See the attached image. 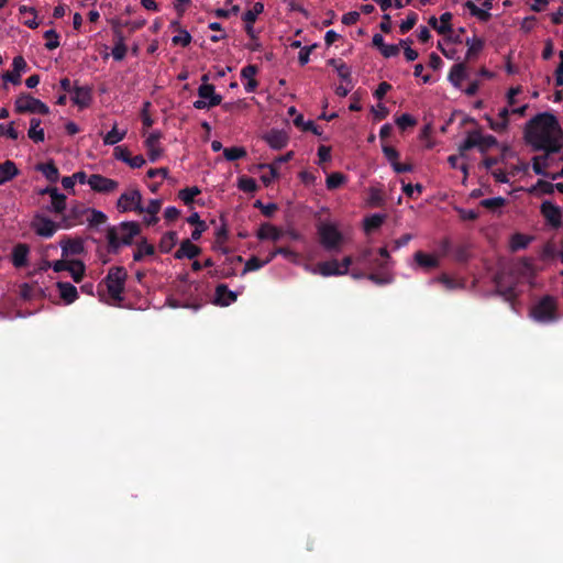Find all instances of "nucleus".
<instances>
[{"label": "nucleus", "instance_id": "43", "mask_svg": "<svg viewBox=\"0 0 563 563\" xmlns=\"http://www.w3.org/2000/svg\"><path fill=\"white\" fill-rule=\"evenodd\" d=\"M223 155L228 161H235L244 157L246 152L243 147L233 146L223 150Z\"/></svg>", "mask_w": 563, "mask_h": 563}, {"label": "nucleus", "instance_id": "50", "mask_svg": "<svg viewBox=\"0 0 563 563\" xmlns=\"http://www.w3.org/2000/svg\"><path fill=\"white\" fill-rule=\"evenodd\" d=\"M276 253H278V255H283L284 257H286L287 260H289L291 263H294L296 265H298L300 263L299 254L288 247H278V249H276Z\"/></svg>", "mask_w": 563, "mask_h": 563}, {"label": "nucleus", "instance_id": "57", "mask_svg": "<svg viewBox=\"0 0 563 563\" xmlns=\"http://www.w3.org/2000/svg\"><path fill=\"white\" fill-rule=\"evenodd\" d=\"M416 22H417V14L416 13H411L410 15L407 16L406 20H404L400 23V32L401 33L408 32L409 30H411L413 27Z\"/></svg>", "mask_w": 563, "mask_h": 563}, {"label": "nucleus", "instance_id": "12", "mask_svg": "<svg viewBox=\"0 0 563 563\" xmlns=\"http://www.w3.org/2000/svg\"><path fill=\"white\" fill-rule=\"evenodd\" d=\"M440 258V254H428L418 251L413 254L412 262L409 265L415 271L422 269L428 272L439 266Z\"/></svg>", "mask_w": 563, "mask_h": 563}, {"label": "nucleus", "instance_id": "38", "mask_svg": "<svg viewBox=\"0 0 563 563\" xmlns=\"http://www.w3.org/2000/svg\"><path fill=\"white\" fill-rule=\"evenodd\" d=\"M346 177L341 173H332L327 177L325 184L328 189H336L346 183Z\"/></svg>", "mask_w": 563, "mask_h": 563}, {"label": "nucleus", "instance_id": "64", "mask_svg": "<svg viewBox=\"0 0 563 563\" xmlns=\"http://www.w3.org/2000/svg\"><path fill=\"white\" fill-rule=\"evenodd\" d=\"M402 189L404 192L410 198H412L415 194L420 195L422 192V186L420 184H417L415 186L407 184L404 185Z\"/></svg>", "mask_w": 563, "mask_h": 563}, {"label": "nucleus", "instance_id": "33", "mask_svg": "<svg viewBox=\"0 0 563 563\" xmlns=\"http://www.w3.org/2000/svg\"><path fill=\"white\" fill-rule=\"evenodd\" d=\"M27 135L35 143L44 141L45 133L44 130L41 128V121L38 119L31 120V125Z\"/></svg>", "mask_w": 563, "mask_h": 563}, {"label": "nucleus", "instance_id": "13", "mask_svg": "<svg viewBox=\"0 0 563 563\" xmlns=\"http://www.w3.org/2000/svg\"><path fill=\"white\" fill-rule=\"evenodd\" d=\"M305 269L322 277L343 276L336 258L318 263L316 266L305 265Z\"/></svg>", "mask_w": 563, "mask_h": 563}, {"label": "nucleus", "instance_id": "17", "mask_svg": "<svg viewBox=\"0 0 563 563\" xmlns=\"http://www.w3.org/2000/svg\"><path fill=\"white\" fill-rule=\"evenodd\" d=\"M43 194L51 197V210L55 213H62L66 209V196L58 191L57 188H46Z\"/></svg>", "mask_w": 563, "mask_h": 563}, {"label": "nucleus", "instance_id": "27", "mask_svg": "<svg viewBox=\"0 0 563 563\" xmlns=\"http://www.w3.org/2000/svg\"><path fill=\"white\" fill-rule=\"evenodd\" d=\"M256 235L260 240L278 241L282 239L283 232L275 225L266 223L260 227Z\"/></svg>", "mask_w": 563, "mask_h": 563}, {"label": "nucleus", "instance_id": "44", "mask_svg": "<svg viewBox=\"0 0 563 563\" xmlns=\"http://www.w3.org/2000/svg\"><path fill=\"white\" fill-rule=\"evenodd\" d=\"M506 200L503 197L488 198L481 201V205L492 211L500 209Z\"/></svg>", "mask_w": 563, "mask_h": 563}, {"label": "nucleus", "instance_id": "32", "mask_svg": "<svg viewBox=\"0 0 563 563\" xmlns=\"http://www.w3.org/2000/svg\"><path fill=\"white\" fill-rule=\"evenodd\" d=\"M177 242H178V235L176 232L169 231V232L165 233L162 236L161 242H159L161 252H163V253L170 252L173 250V247L177 244Z\"/></svg>", "mask_w": 563, "mask_h": 563}, {"label": "nucleus", "instance_id": "29", "mask_svg": "<svg viewBox=\"0 0 563 563\" xmlns=\"http://www.w3.org/2000/svg\"><path fill=\"white\" fill-rule=\"evenodd\" d=\"M71 100L79 108L88 107L91 101L90 89L87 87H77L73 92Z\"/></svg>", "mask_w": 563, "mask_h": 563}, {"label": "nucleus", "instance_id": "47", "mask_svg": "<svg viewBox=\"0 0 563 563\" xmlns=\"http://www.w3.org/2000/svg\"><path fill=\"white\" fill-rule=\"evenodd\" d=\"M154 253V247L146 243L142 242L137 246V251L134 253V261H141L146 255H152Z\"/></svg>", "mask_w": 563, "mask_h": 563}, {"label": "nucleus", "instance_id": "3", "mask_svg": "<svg viewBox=\"0 0 563 563\" xmlns=\"http://www.w3.org/2000/svg\"><path fill=\"white\" fill-rule=\"evenodd\" d=\"M320 245L331 253H339L346 243V238L333 222H322L318 225Z\"/></svg>", "mask_w": 563, "mask_h": 563}, {"label": "nucleus", "instance_id": "37", "mask_svg": "<svg viewBox=\"0 0 563 563\" xmlns=\"http://www.w3.org/2000/svg\"><path fill=\"white\" fill-rule=\"evenodd\" d=\"M435 282L441 283L449 290L462 288L464 286L463 283L451 278L446 274H442L438 278L431 280V283H435Z\"/></svg>", "mask_w": 563, "mask_h": 563}, {"label": "nucleus", "instance_id": "5", "mask_svg": "<svg viewBox=\"0 0 563 563\" xmlns=\"http://www.w3.org/2000/svg\"><path fill=\"white\" fill-rule=\"evenodd\" d=\"M555 311V300L551 297H544L532 307L530 316L537 322L549 323L558 319Z\"/></svg>", "mask_w": 563, "mask_h": 563}, {"label": "nucleus", "instance_id": "7", "mask_svg": "<svg viewBox=\"0 0 563 563\" xmlns=\"http://www.w3.org/2000/svg\"><path fill=\"white\" fill-rule=\"evenodd\" d=\"M142 194L136 188H129L121 194L117 201V209L120 212L135 211L137 213L143 212L142 206Z\"/></svg>", "mask_w": 563, "mask_h": 563}, {"label": "nucleus", "instance_id": "19", "mask_svg": "<svg viewBox=\"0 0 563 563\" xmlns=\"http://www.w3.org/2000/svg\"><path fill=\"white\" fill-rule=\"evenodd\" d=\"M267 144L274 150H280L288 143V135L284 131L272 130L264 136Z\"/></svg>", "mask_w": 563, "mask_h": 563}, {"label": "nucleus", "instance_id": "49", "mask_svg": "<svg viewBox=\"0 0 563 563\" xmlns=\"http://www.w3.org/2000/svg\"><path fill=\"white\" fill-rule=\"evenodd\" d=\"M383 222H384V216L373 214L372 217H369L365 220V230L372 231L374 229H377L382 225Z\"/></svg>", "mask_w": 563, "mask_h": 563}, {"label": "nucleus", "instance_id": "10", "mask_svg": "<svg viewBox=\"0 0 563 563\" xmlns=\"http://www.w3.org/2000/svg\"><path fill=\"white\" fill-rule=\"evenodd\" d=\"M139 224L135 222H123L115 232L110 233V243L112 245L130 244L134 236L139 234Z\"/></svg>", "mask_w": 563, "mask_h": 563}, {"label": "nucleus", "instance_id": "23", "mask_svg": "<svg viewBox=\"0 0 563 563\" xmlns=\"http://www.w3.org/2000/svg\"><path fill=\"white\" fill-rule=\"evenodd\" d=\"M200 253V249L191 243L190 240L181 242L179 249L175 253L177 260L194 258Z\"/></svg>", "mask_w": 563, "mask_h": 563}, {"label": "nucleus", "instance_id": "6", "mask_svg": "<svg viewBox=\"0 0 563 563\" xmlns=\"http://www.w3.org/2000/svg\"><path fill=\"white\" fill-rule=\"evenodd\" d=\"M527 104H520L517 108H511L509 106L504 107L499 110L497 119L494 120L490 117H486V120L489 123L492 130L496 132H504L508 129L510 123V115L523 117L527 110Z\"/></svg>", "mask_w": 563, "mask_h": 563}, {"label": "nucleus", "instance_id": "16", "mask_svg": "<svg viewBox=\"0 0 563 563\" xmlns=\"http://www.w3.org/2000/svg\"><path fill=\"white\" fill-rule=\"evenodd\" d=\"M159 132H152L145 140V146L151 162H156L161 157L162 148L159 146Z\"/></svg>", "mask_w": 563, "mask_h": 563}, {"label": "nucleus", "instance_id": "54", "mask_svg": "<svg viewBox=\"0 0 563 563\" xmlns=\"http://www.w3.org/2000/svg\"><path fill=\"white\" fill-rule=\"evenodd\" d=\"M396 123L401 130H405L408 126L415 125L416 120L410 114L405 113L397 118Z\"/></svg>", "mask_w": 563, "mask_h": 563}, {"label": "nucleus", "instance_id": "61", "mask_svg": "<svg viewBox=\"0 0 563 563\" xmlns=\"http://www.w3.org/2000/svg\"><path fill=\"white\" fill-rule=\"evenodd\" d=\"M257 74V67L254 65H247L242 68L241 77L245 80H254L255 75Z\"/></svg>", "mask_w": 563, "mask_h": 563}, {"label": "nucleus", "instance_id": "26", "mask_svg": "<svg viewBox=\"0 0 563 563\" xmlns=\"http://www.w3.org/2000/svg\"><path fill=\"white\" fill-rule=\"evenodd\" d=\"M62 256L77 255L82 253L84 243L81 240H65L60 242Z\"/></svg>", "mask_w": 563, "mask_h": 563}, {"label": "nucleus", "instance_id": "22", "mask_svg": "<svg viewBox=\"0 0 563 563\" xmlns=\"http://www.w3.org/2000/svg\"><path fill=\"white\" fill-rule=\"evenodd\" d=\"M57 289L59 292V297L66 305L73 303L78 298L77 288L67 282H58Z\"/></svg>", "mask_w": 563, "mask_h": 563}, {"label": "nucleus", "instance_id": "40", "mask_svg": "<svg viewBox=\"0 0 563 563\" xmlns=\"http://www.w3.org/2000/svg\"><path fill=\"white\" fill-rule=\"evenodd\" d=\"M264 5L261 2H256L252 9L247 10L243 14L245 23H254L257 16L263 12Z\"/></svg>", "mask_w": 563, "mask_h": 563}, {"label": "nucleus", "instance_id": "14", "mask_svg": "<svg viewBox=\"0 0 563 563\" xmlns=\"http://www.w3.org/2000/svg\"><path fill=\"white\" fill-rule=\"evenodd\" d=\"M88 185L91 188V190L99 194H111L114 192L119 187V183L117 180L108 178L100 174L90 175Z\"/></svg>", "mask_w": 563, "mask_h": 563}, {"label": "nucleus", "instance_id": "4", "mask_svg": "<svg viewBox=\"0 0 563 563\" xmlns=\"http://www.w3.org/2000/svg\"><path fill=\"white\" fill-rule=\"evenodd\" d=\"M126 272L122 267H114L109 271L106 278V285L109 296L113 302H120L122 300Z\"/></svg>", "mask_w": 563, "mask_h": 563}, {"label": "nucleus", "instance_id": "25", "mask_svg": "<svg viewBox=\"0 0 563 563\" xmlns=\"http://www.w3.org/2000/svg\"><path fill=\"white\" fill-rule=\"evenodd\" d=\"M22 23L29 26L30 29H36L40 25L37 21L36 10L32 7L21 5L19 8Z\"/></svg>", "mask_w": 563, "mask_h": 563}, {"label": "nucleus", "instance_id": "39", "mask_svg": "<svg viewBox=\"0 0 563 563\" xmlns=\"http://www.w3.org/2000/svg\"><path fill=\"white\" fill-rule=\"evenodd\" d=\"M37 169L49 180L56 181L58 179V169L54 164H42L37 166Z\"/></svg>", "mask_w": 563, "mask_h": 563}, {"label": "nucleus", "instance_id": "55", "mask_svg": "<svg viewBox=\"0 0 563 563\" xmlns=\"http://www.w3.org/2000/svg\"><path fill=\"white\" fill-rule=\"evenodd\" d=\"M162 202L158 199H152L146 207H143V212L146 214H157L161 210Z\"/></svg>", "mask_w": 563, "mask_h": 563}, {"label": "nucleus", "instance_id": "53", "mask_svg": "<svg viewBox=\"0 0 563 563\" xmlns=\"http://www.w3.org/2000/svg\"><path fill=\"white\" fill-rule=\"evenodd\" d=\"M13 71L22 76L26 71V62L22 56H15L12 62Z\"/></svg>", "mask_w": 563, "mask_h": 563}, {"label": "nucleus", "instance_id": "52", "mask_svg": "<svg viewBox=\"0 0 563 563\" xmlns=\"http://www.w3.org/2000/svg\"><path fill=\"white\" fill-rule=\"evenodd\" d=\"M111 54L115 60H122L126 54V47H125L124 43L122 41H119L118 43H115V45L112 48Z\"/></svg>", "mask_w": 563, "mask_h": 563}, {"label": "nucleus", "instance_id": "62", "mask_svg": "<svg viewBox=\"0 0 563 563\" xmlns=\"http://www.w3.org/2000/svg\"><path fill=\"white\" fill-rule=\"evenodd\" d=\"M383 152L391 166L398 162L399 154L395 148L390 146H383Z\"/></svg>", "mask_w": 563, "mask_h": 563}, {"label": "nucleus", "instance_id": "9", "mask_svg": "<svg viewBox=\"0 0 563 563\" xmlns=\"http://www.w3.org/2000/svg\"><path fill=\"white\" fill-rule=\"evenodd\" d=\"M496 144V139L492 135H483L478 131H472L467 134L465 140L460 144V155L464 156V153L475 146L489 147Z\"/></svg>", "mask_w": 563, "mask_h": 563}, {"label": "nucleus", "instance_id": "56", "mask_svg": "<svg viewBox=\"0 0 563 563\" xmlns=\"http://www.w3.org/2000/svg\"><path fill=\"white\" fill-rule=\"evenodd\" d=\"M380 53L384 57L390 58L394 56H397L399 54V45L396 44H386L382 49Z\"/></svg>", "mask_w": 563, "mask_h": 563}, {"label": "nucleus", "instance_id": "42", "mask_svg": "<svg viewBox=\"0 0 563 563\" xmlns=\"http://www.w3.org/2000/svg\"><path fill=\"white\" fill-rule=\"evenodd\" d=\"M466 8L471 12V14L477 16L481 21H486L489 19L490 14L488 12V9H482L478 8L476 4H474L472 1L466 2Z\"/></svg>", "mask_w": 563, "mask_h": 563}, {"label": "nucleus", "instance_id": "21", "mask_svg": "<svg viewBox=\"0 0 563 563\" xmlns=\"http://www.w3.org/2000/svg\"><path fill=\"white\" fill-rule=\"evenodd\" d=\"M541 211L544 218L553 225H559L561 222V209L550 201H544L541 206Z\"/></svg>", "mask_w": 563, "mask_h": 563}, {"label": "nucleus", "instance_id": "11", "mask_svg": "<svg viewBox=\"0 0 563 563\" xmlns=\"http://www.w3.org/2000/svg\"><path fill=\"white\" fill-rule=\"evenodd\" d=\"M15 108L19 112L48 113V107L44 102L29 95L20 96L15 101Z\"/></svg>", "mask_w": 563, "mask_h": 563}, {"label": "nucleus", "instance_id": "20", "mask_svg": "<svg viewBox=\"0 0 563 563\" xmlns=\"http://www.w3.org/2000/svg\"><path fill=\"white\" fill-rule=\"evenodd\" d=\"M467 77V68L463 63L455 64L448 75L449 81L457 89H461L463 80Z\"/></svg>", "mask_w": 563, "mask_h": 563}, {"label": "nucleus", "instance_id": "51", "mask_svg": "<svg viewBox=\"0 0 563 563\" xmlns=\"http://www.w3.org/2000/svg\"><path fill=\"white\" fill-rule=\"evenodd\" d=\"M522 92V89L521 87H512L508 90L507 92V103L509 107L511 108H517L519 104H518V100H517V97Z\"/></svg>", "mask_w": 563, "mask_h": 563}, {"label": "nucleus", "instance_id": "60", "mask_svg": "<svg viewBox=\"0 0 563 563\" xmlns=\"http://www.w3.org/2000/svg\"><path fill=\"white\" fill-rule=\"evenodd\" d=\"M239 188L246 192H252L256 189V184L252 178H241L239 180Z\"/></svg>", "mask_w": 563, "mask_h": 563}, {"label": "nucleus", "instance_id": "2", "mask_svg": "<svg viewBox=\"0 0 563 563\" xmlns=\"http://www.w3.org/2000/svg\"><path fill=\"white\" fill-rule=\"evenodd\" d=\"M515 277L516 279H529L533 275L532 264L528 260H520L512 263L507 273L503 271L496 277V287L499 292H501L505 297L510 299L515 296V282L507 283V275Z\"/></svg>", "mask_w": 563, "mask_h": 563}, {"label": "nucleus", "instance_id": "28", "mask_svg": "<svg viewBox=\"0 0 563 563\" xmlns=\"http://www.w3.org/2000/svg\"><path fill=\"white\" fill-rule=\"evenodd\" d=\"M30 249L26 244H18L12 252V263L15 267H23L27 263Z\"/></svg>", "mask_w": 563, "mask_h": 563}, {"label": "nucleus", "instance_id": "59", "mask_svg": "<svg viewBox=\"0 0 563 563\" xmlns=\"http://www.w3.org/2000/svg\"><path fill=\"white\" fill-rule=\"evenodd\" d=\"M529 240L521 234H517L511 239V249L512 250H519L523 249L528 245Z\"/></svg>", "mask_w": 563, "mask_h": 563}, {"label": "nucleus", "instance_id": "1", "mask_svg": "<svg viewBox=\"0 0 563 563\" xmlns=\"http://www.w3.org/2000/svg\"><path fill=\"white\" fill-rule=\"evenodd\" d=\"M527 141L536 148L556 152L563 144V132L556 118L541 113L533 118L526 131Z\"/></svg>", "mask_w": 563, "mask_h": 563}, {"label": "nucleus", "instance_id": "46", "mask_svg": "<svg viewBox=\"0 0 563 563\" xmlns=\"http://www.w3.org/2000/svg\"><path fill=\"white\" fill-rule=\"evenodd\" d=\"M265 265H266V262L261 261L256 256H252L250 260L246 261L242 274L244 275L250 272L258 271L260 268H262Z\"/></svg>", "mask_w": 563, "mask_h": 563}, {"label": "nucleus", "instance_id": "58", "mask_svg": "<svg viewBox=\"0 0 563 563\" xmlns=\"http://www.w3.org/2000/svg\"><path fill=\"white\" fill-rule=\"evenodd\" d=\"M191 41V35L187 31H181L178 35L173 37L174 44H179L181 46H187Z\"/></svg>", "mask_w": 563, "mask_h": 563}, {"label": "nucleus", "instance_id": "45", "mask_svg": "<svg viewBox=\"0 0 563 563\" xmlns=\"http://www.w3.org/2000/svg\"><path fill=\"white\" fill-rule=\"evenodd\" d=\"M44 37L47 40L45 43L47 49L52 51L59 46V36L54 30L46 31Z\"/></svg>", "mask_w": 563, "mask_h": 563}, {"label": "nucleus", "instance_id": "41", "mask_svg": "<svg viewBox=\"0 0 563 563\" xmlns=\"http://www.w3.org/2000/svg\"><path fill=\"white\" fill-rule=\"evenodd\" d=\"M261 168L267 169V173L261 176V179L265 186H268L274 179L278 177L277 167L275 164L261 165Z\"/></svg>", "mask_w": 563, "mask_h": 563}, {"label": "nucleus", "instance_id": "35", "mask_svg": "<svg viewBox=\"0 0 563 563\" xmlns=\"http://www.w3.org/2000/svg\"><path fill=\"white\" fill-rule=\"evenodd\" d=\"M67 272H69L74 282L79 283L81 282L85 274V265L80 261H69L67 265Z\"/></svg>", "mask_w": 563, "mask_h": 563}, {"label": "nucleus", "instance_id": "18", "mask_svg": "<svg viewBox=\"0 0 563 563\" xmlns=\"http://www.w3.org/2000/svg\"><path fill=\"white\" fill-rule=\"evenodd\" d=\"M238 294L228 289L225 285H219L216 288L214 303L227 307L235 302Z\"/></svg>", "mask_w": 563, "mask_h": 563}, {"label": "nucleus", "instance_id": "30", "mask_svg": "<svg viewBox=\"0 0 563 563\" xmlns=\"http://www.w3.org/2000/svg\"><path fill=\"white\" fill-rule=\"evenodd\" d=\"M18 173L19 170L13 162L5 161L0 163V185L11 180Z\"/></svg>", "mask_w": 563, "mask_h": 563}, {"label": "nucleus", "instance_id": "36", "mask_svg": "<svg viewBox=\"0 0 563 563\" xmlns=\"http://www.w3.org/2000/svg\"><path fill=\"white\" fill-rule=\"evenodd\" d=\"M200 192L201 190L196 186L187 187L178 192V197L185 205H190Z\"/></svg>", "mask_w": 563, "mask_h": 563}, {"label": "nucleus", "instance_id": "24", "mask_svg": "<svg viewBox=\"0 0 563 563\" xmlns=\"http://www.w3.org/2000/svg\"><path fill=\"white\" fill-rule=\"evenodd\" d=\"M451 20L452 14L449 12L443 13L440 19L432 16L429 20V23L437 30L440 34H446L451 32Z\"/></svg>", "mask_w": 563, "mask_h": 563}, {"label": "nucleus", "instance_id": "34", "mask_svg": "<svg viewBox=\"0 0 563 563\" xmlns=\"http://www.w3.org/2000/svg\"><path fill=\"white\" fill-rule=\"evenodd\" d=\"M126 135V130H118L117 125H113L111 131H109L103 136V144L104 145H114L119 142H121Z\"/></svg>", "mask_w": 563, "mask_h": 563}, {"label": "nucleus", "instance_id": "15", "mask_svg": "<svg viewBox=\"0 0 563 563\" xmlns=\"http://www.w3.org/2000/svg\"><path fill=\"white\" fill-rule=\"evenodd\" d=\"M32 228L36 234L43 238H51L57 230V225L54 221L41 216L34 218Z\"/></svg>", "mask_w": 563, "mask_h": 563}, {"label": "nucleus", "instance_id": "8", "mask_svg": "<svg viewBox=\"0 0 563 563\" xmlns=\"http://www.w3.org/2000/svg\"><path fill=\"white\" fill-rule=\"evenodd\" d=\"M199 99L194 102L196 109H209L218 106L222 101V97L214 91V86L202 84L198 88Z\"/></svg>", "mask_w": 563, "mask_h": 563}, {"label": "nucleus", "instance_id": "48", "mask_svg": "<svg viewBox=\"0 0 563 563\" xmlns=\"http://www.w3.org/2000/svg\"><path fill=\"white\" fill-rule=\"evenodd\" d=\"M294 123L303 131H312L313 133H317L314 123L312 121H305L301 114H296Z\"/></svg>", "mask_w": 563, "mask_h": 563}, {"label": "nucleus", "instance_id": "31", "mask_svg": "<svg viewBox=\"0 0 563 563\" xmlns=\"http://www.w3.org/2000/svg\"><path fill=\"white\" fill-rule=\"evenodd\" d=\"M466 58L472 59L475 58L478 55V53L483 49L484 41L479 37L473 36L466 40Z\"/></svg>", "mask_w": 563, "mask_h": 563}, {"label": "nucleus", "instance_id": "63", "mask_svg": "<svg viewBox=\"0 0 563 563\" xmlns=\"http://www.w3.org/2000/svg\"><path fill=\"white\" fill-rule=\"evenodd\" d=\"M369 202L373 206H380L383 202L382 191L378 188L369 189Z\"/></svg>", "mask_w": 563, "mask_h": 563}]
</instances>
